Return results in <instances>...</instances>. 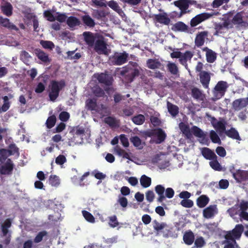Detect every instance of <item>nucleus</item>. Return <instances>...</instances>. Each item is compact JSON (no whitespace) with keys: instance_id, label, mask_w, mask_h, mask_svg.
I'll return each mask as SVG.
<instances>
[{"instance_id":"13","label":"nucleus","mask_w":248,"mask_h":248,"mask_svg":"<svg viewBox=\"0 0 248 248\" xmlns=\"http://www.w3.org/2000/svg\"><path fill=\"white\" fill-rule=\"evenodd\" d=\"M191 3V0H179L174 2V5L181 10V14L186 13V10Z\"/></svg>"},{"instance_id":"39","label":"nucleus","mask_w":248,"mask_h":248,"mask_svg":"<svg viewBox=\"0 0 248 248\" xmlns=\"http://www.w3.org/2000/svg\"><path fill=\"white\" fill-rule=\"evenodd\" d=\"M105 122L111 127L119 126V122L116 119L112 117L108 116L105 119Z\"/></svg>"},{"instance_id":"25","label":"nucleus","mask_w":248,"mask_h":248,"mask_svg":"<svg viewBox=\"0 0 248 248\" xmlns=\"http://www.w3.org/2000/svg\"><path fill=\"white\" fill-rule=\"evenodd\" d=\"M52 111L49 112L50 116L47 118L45 124L47 128L51 129L54 126L57 121V118L55 115L52 114Z\"/></svg>"},{"instance_id":"64","label":"nucleus","mask_w":248,"mask_h":248,"mask_svg":"<svg viewBox=\"0 0 248 248\" xmlns=\"http://www.w3.org/2000/svg\"><path fill=\"white\" fill-rule=\"evenodd\" d=\"M66 124L64 123L61 122L54 128L53 133H60L64 130Z\"/></svg>"},{"instance_id":"44","label":"nucleus","mask_w":248,"mask_h":248,"mask_svg":"<svg viewBox=\"0 0 248 248\" xmlns=\"http://www.w3.org/2000/svg\"><path fill=\"white\" fill-rule=\"evenodd\" d=\"M232 23L234 25H240L243 23L241 13H237L234 15L232 19Z\"/></svg>"},{"instance_id":"53","label":"nucleus","mask_w":248,"mask_h":248,"mask_svg":"<svg viewBox=\"0 0 248 248\" xmlns=\"http://www.w3.org/2000/svg\"><path fill=\"white\" fill-rule=\"evenodd\" d=\"M167 226V225L165 223H160L156 220H154L153 222V227L157 232L163 230Z\"/></svg>"},{"instance_id":"2","label":"nucleus","mask_w":248,"mask_h":248,"mask_svg":"<svg viewBox=\"0 0 248 248\" xmlns=\"http://www.w3.org/2000/svg\"><path fill=\"white\" fill-rule=\"evenodd\" d=\"M243 232V225L241 224H237L235 225L234 228L232 231L226 232V233L224 236L225 239L227 240H230L233 242V243H236V240L240 239Z\"/></svg>"},{"instance_id":"23","label":"nucleus","mask_w":248,"mask_h":248,"mask_svg":"<svg viewBox=\"0 0 248 248\" xmlns=\"http://www.w3.org/2000/svg\"><path fill=\"white\" fill-rule=\"evenodd\" d=\"M195 236L193 232L191 231L186 232L183 236L185 243L187 245H191L194 241Z\"/></svg>"},{"instance_id":"30","label":"nucleus","mask_w":248,"mask_h":248,"mask_svg":"<svg viewBox=\"0 0 248 248\" xmlns=\"http://www.w3.org/2000/svg\"><path fill=\"white\" fill-rule=\"evenodd\" d=\"M130 142L133 145L138 149H141L143 147V144L142 143L140 139L137 136L132 137L130 138Z\"/></svg>"},{"instance_id":"8","label":"nucleus","mask_w":248,"mask_h":248,"mask_svg":"<svg viewBox=\"0 0 248 248\" xmlns=\"http://www.w3.org/2000/svg\"><path fill=\"white\" fill-rule=\"evenodd\" d=\"M209 35V31H207L198 32L196 35L194 43L195 46L200 48L203 46L205 39H207Z\"/></svg>"},{"instance_id":"15","label":"nucleus","mask_w":248,"mask_h":248,"mask_svg":"<svg viewBox=\"0 0 248 248\" xmlns=\"http://www.w3.org/2000/svg\"><path fill=\"white\" fill-rule=\"evenodd\" d=\"M199 76L200 81L203 87L205 89L208 88L211 78L209 73L206 71H203L200 73Z\"/></svg>"},{"instance_id":"57","label":"nucleus","mask_w":248,"mask_h":248,"mask_svg":"<svg viewBox=\"0 0 248 248\" xmlns=\"http://www.w3.org/2000/svg\"><path fill=\"white\" fill-rule=\"evenodd\" d=\"M205 244V240L202 236L197 237L194 242L195 247L197 248H202L203 247Z\"/></svg>"},{"instance_id":"59","label":"nucleus","mask_w":248,"mask_h":248,"mask_svg":"<svg viewBox=\"0 0 248 248\" xmlns=\"http://www.w3.org/2000/svg\"><path fill=\"white\" fill-rule=\"evenodd\" d=\"M69 113L64 111L61 112L59 116V119L63 122H67L69 120Z\"/></svg>"},{"instance_id":"51","label":"nucleus","mask_w":248,"mask_h":248,"mask_svg":"<svg viewBox=\"0 0 248 248\" xmlns=\"http://www.w3.org/2000/svg\"><path fill=\"white\" fill-rule=\"evenodd\" d=\"M47 235V232L46 231H43L39 232L34 239V242L35 243H38L41 242L43 239V237L46 236Z\"/></svg>"},{"instance_id":"50","label":"nucleus","mask_w":248,"mask_h":248,"mask_svg":"<svg viewBox=\"0 0 248 248\" xmlns=\"http://www.w3.org/2000/svg\"><path fill=\"white\" fill-rule=\"evenodd\" d=\"M40 43L43 47L45 49L52 50L55 47L54 43L51 41L41 40Z\"/></svg>"},{"instance_id":"46","label":"nucleus","mask_w":248,"mask_h":248,"mask_svg":"<svg viewBox=\"0 0 248 248\" xmlns=\"http://www.w3.org/2000/svg\"><path fill=\"white\" fill-rule=\"evenodd\" d=\"M82 215L85 219L88 222L93 223L95 222V218L93 215L89 212L83 210L82 211Z\"/></svg>"},{"instance_id":"7","label":"nucleus","mask_w":248,"mask_h":248,"mask_svg":"<svg viewBox=\"0 0 248 248\" xmlns=\"http://www.w3.org/2000/svg\"><path fill=\"white\" fill-rule=\"evenodd\" d=\"M128 54L124 51L122 53L115 52L110 58V61L113 65H121L127 61Z\"/></svg>"},{"instance_id":"42","label":"nucleus","mask_w":248,"mask_h":248,"mask_svg":"<svg viewBox=\"0 0 248 248\" xmlns=\"http://www.w3.org/2000/svg\"><path fill=\"white\" fill-rule=\"evenodd\" d=\"M214 127L220 134L224 132L225 133L226 131L225 124L221 121L217 122L216 124L214 125Z\"/></svg>"},{"instance_id":"43","label":"nucleus","mask_w":248,"mask_h":248,"mask_svg":"<svg viewBox=\"0 0 248 248\" xmlns=\"http://www.w3.org/2000/svg\"><path fill=\"white\" fill-rule=\"evenodd\" d=\"M132 122L136 124L141 125L145 121V117L142 114H138L134 116L132 119Z\"/></svg>"},{"instance_id":"1","label":"nucleus","mask_w":248,"mask_h":248,"mask_svg":"<svg viewBox=\"0 0 248 248\" xmlns=\"http://www.w3.org/2000/svg\"><path fill=\"white\" fill-rule=\"evenodd\" d=\"M65 86V82L64 80H61L59 81L52 80L50 83V91L49 93V97L50 100L54 101L59 96V93Z\"/></svg>"},{"instance_id":"16","label":"nucleus","mask_w":248,"mask_h":248,"mask_svg":"<svg viewBox=\"0 0 248 248\" xmlns=\"http://www.w3.org/2000/svg\"><path fill=\"white\" fill-rule=\"evenodd\" d=\"M171 30L174 31L189 32L188 26L182 21H178L175 23L172 26Z\"/></svg>"},{"instance_id":"5","label":"nucleus","mask_w":248,"mask_h":248,"mask_svg":"<svg viewBox=\"0 0 248 248\" xmlns=\"http://www.w3.org/2000/svg\"><path fill=\"white\" fill-rule=\"evenodd\" d=\"M228 87V84L226 81H218L213 91L215 99H219L222 97L224 95Z\"/></svg>"},{"instance_id":"48","label":"nucleus","mask_w":248,"mask_h":248,"mask_svg":"<svg viewBox=\"0 0 248 248\" xmlns=\"http://www.w3.org/2000/svg\"><path fill=\"white\" fill-rule=\"evenodd\" d=\"M210 138L213 143L221 144L220 139L215 131L211 130L210 131Z\"/></svg>"},{"instance_id":"36","label":"nucleus","mask_w":248,"mask_h":248,"mask_svg":"<svg viewBox=\"0 0 248 248\" xmlns=\"http://www.w3.org/2000/svg\"><path fill=\"white\" fill-rule=\"evenodd\" d=\"M97 100L94 98L89 99L86 101V106L88 109L90 110H95L96 109Z\"/></svg>"},{"instance_id":"24","label":"nucleus","mask_w":248,"mask_h":248,"mask_svg":"<svg viewBox=\"0 0 248 248\" xmlns=\"http://www.w3.org/2000/svg\"><path fill=\"white\" fill-rule=\"evenodd\" d=\"M81 20L84 25L89 28H93L95 25L94 20L89 15L82 16Z\"/></svg>"},{"instance_id":"35","label":"nucleus","mask_w":248,"mask_h":248,"mask_svg":"<svg viewBox=\"0 0 248 248\" xmlns=\"http://www.w3.org/2000/svg\"><path fill=\"white\" fill-rule=\"evenodd\" d=\"M151 178L145 175H142L140 178V183L144 188H147L151 185Z\"/></svg>"},{"instance_id":"12","label":"nucleus","mask_w":248,"mask_h":248,"mask_svg":"<svg viewBox=\"0 0 248 248\" xmlns=\"http://www.w3.org/2000/svg\"><path fill=\"white\" fill-rule=\"evenodd\" d=\"M99 34L93 33L90 31H85L83 33L84 39L86 44L90 46H93Z\"/></svg>"},{"instance_id":"32","label":"nucleus","mask_w":248,"mask_h":248,"mask_svg":"<svg viewBox=\"0 0 248 248\" xmlns=\"http://www.w3.org/2000/svg\"><path fill=\"white\" fill-rule=\"evenodd\" d=\"M12 221L11 219H6L4 223L1 225V231L3 236H6L8 233V229L11 227Z\"/></svg>"},{"instance_id":"17","label":"nucleus","mask_w":248,"mask_h":248,"mask_svg":"<svg viewBox=\"0 0 248 248\" xmlns=\"http://www.w3.org/2000/svg\"><path fill=\"white\" fill-rule=\"evenodd\" d=\"M0 24L3 27L11 30L18 31V28L14 24L10 22V20L7 18H3L0 16Z\"/></svg>"},{"instance_id":"3","label":"nucleus","mask_w":248,"mask_h":248,"mask_svg":"<svg viewBox=\"0 0 248 248\" xmlns=\"http://www.w3.org/2000/svg\"><path fill=\"white\" fill-rule=\"evenodd\" d=\"M218 14H219L218 12H212L210 13H202L197 15L191 19L190 21V26L191 27H195L203 21L209 19L214 16H217Z\"/></svg>"},{"instance_id":"58","label":"nucleus","mask_w":248,"mask_h":248,"mask_svg":"<svg viewBox=\"0 0 248 248\" xmlns=\"http://www.w3.org/2000/svg\"><path fill=\"white\" fill-rule=\"evenodd\" d=\"M181 205L186 208H191L193 205V202L191 200L185 199L182 200L180 202Z\"/></svg>"},{"instance_id":"21","label":"nucleus","mask_w":248,"mask_h":248,"mask_svg":"<svg viewBox=\"0 0 248 248\" xmlns=\"http://www.w3.org/2000/svg\"><path fill=\"white\" fill-rule=\"evenodd\" d=\"M202 154L206 159L211 160L217 158V156L215 153L208 148H203L202 150Z\"/></svg>"},{"instance_id":"52","label":"nucleus","mask_w":248,"mask_h":248,"mask_svg":"<svg viewBox=\"0 0 248 248\" xmlns=\"http://www.w3.org/2000/svg\"><path fill=\"white\" fill-rule=\"evenodd\" d=\"M49 183L52 186H58L60 184L59 177L55 175H51L49 178Z\"/></svg>"},{"instance_id":"62","label":"nucleus","mask_w":248,"mask_h":248,"mask_svg":"<svg viewBox=\"0 0 248 248\" xmlns=\"http://www.w3.org/2000/svg\"><path fill=\"white\" fill-rule=\"evenodd\" d=\"M66 158L63 155H60L55 159V162L57 165H62L66 162Z\"/></svg>"},{"instance_id":"18","label":"nucleus","mask_w":248,"mask_h":248,"mask_svg":"<svg viewBox=\"0 0 248 248\" xmlns=\"http://www.w3.org/2000/svg\"><path fill=\"white\" fill-rule=\"evenodd\" d=\"M155 19L156 22L166 25H168L170 22V19L166 13L155 15Z\"/></svg>"},{"instance_id":"41","label":"nucleus","mask_w":248,"mask_h":248,"mask_svg":"<svg viewBox=\"0 0 248 248\" xmlns=\"http://www.w3.org/2000/svg\"><path fill=\"white\" fill-rule=\"evenodd\" d=\"M191 94L192 97L197 100H203V96L202 92L196 87H194L191 90Z\"/></svg>"},{"instance_id":"10","label":"nucleus","mask_w":248,"mask_h":248,"mask_svg":"<svg viewBox=\"0 0 248 248\" xmlns=\"http://www.w3.org/2000/svg\"><path fill=\"white\" fill-rule=\"evenodd\" d=\"M14 167V165L12 160L8 158L5 163L0 167V173L2 175L11 174Z\"/></svg>"},{"instance_id":"9","label":"nucleus","mask_w":248,"mask_h":248,"mask_svg":"<svg viewBox=\"0 0 248 248\" xmlns=\"http://www.w3.org/2000/svg\"><path fill=\"white\" fill-rule=\"evenodd\" d=\"M147 135L149 137L155 136L157 138L156 143H161L163 142L166 138V134L162 129L159 128L154 130L153 131L148 132Z\"/></svg>"},{"instance_id":"33","label":"nucleus","mask_w":248,"mask_h":248,"mask_svg":"<svg viewBox=\"0 0 248 248\" xmlns=\"http://www.w3.org/2000/svg\"><path fill=\"white\" fill-rule=\"evenodd\" d=\"M147 65L149 68L155 69L156 68H159L161 65V63L157 60L150 59L147 60Z\"/></svg>"},{"instance_id":"34","label":"nucleus","mask_w":248,"mask_h":248,"mask_svg":"<svg viewBox=\"0 0 248 248\" xmlns=\"http://www.w3.org/2000/svg\"><path fill=\"white\" fill-rule=\"evenodd\" d=\"M167 107L169 112L173 117L176 116L179 113L178 107L171 103L168 102Z\"/></svg>"},{"instance_id":"40","label":"nucleus","mask_w":248,"mask_h":248,"mask_svg":"<svg viewBox=\"0 0 248 248\" xmlns=\"http://www.w3.org/2000/svg\"><path fill=\"white\" fill-rule=\"evenodd\" d=\"M92 16L95 18L100 20L106 16L107 14L104 10H94Z\"/></svg>"},{"instance_id":"28","label":"nucleus","mask_w":248,"mask_h":248,"mask_svg":"<svg viewBox=\"0 0 248 248\" xmlns=\"http://www.w3.org/2000/svg\"><path fill=\"white\" fill-rule=\"evenodd\" d=\"M179 126L181 131L184 135H185L187 138L189 139L191 137L192 134L190 131L189 126L187 124L181 122L179 124Z\"/></svg>"},{"instance_id":"45","label":"nucleus","mask_w":248,"mask_h":248,"mask_svg":"<svg viewBox=\"0 0 248 248\" xmlns=\"http://www.w3.org/2000/svg\"><path fill=\"white\" fill-rule=\"evenodd\" d=\"M206 58L207 62L213 63L217 59V54L214 51L211 50L210 52L206 53Z\"/></svg>"},{"instance_id":"31","label":"nucleus","mask_w":248,"mask_h":248,"mask_svg":"<svg viewBox=\"0 0 248 248\" xmlns=\"http://www.w3.org/2000/svg\"><path fill=\"white\" fill-rule=\"evenodd\" d=\"M67 25L70 28H74L80 24V20L75 16H69L66 21Z\"/></svg>"},{"instance_id":"6","label":"nucleus","mask_w":248,"mask_h":248,"mask_svg":"<svg viewBox=\"0 0 248 248\" xmlns=\"http://www.w3.org/2000/svg\"><path fill=\"white\" fill-rule=\"evenodd\" d=\"M94 50L98 54H107V44L105 41V38L101 35H99L94 44Z\"/></svg>"},{"instance_id":"19","label":"nucleus","mask_w":248,"mask_h":248,"mask_svg":"<svg viewBox=\"0 0 248 248\" xmlns=\"http://www.w3.org/2000/svg\"><path fill=\"white\" fill-rule=\"evenodd\" d=\"M217 209L216 205H210L205 208L203 211V216L206 218H210L213 217Z\"/></svg>"},{"instance_id":"47","label":"nucleus","mask_w":248,"mask_h":248,"mask_svg":"<svg viewBox=\"0 0 248 248\" xmlns=\"http://www.w3.org/2000/svg\"><path fill=\"white\" fill-rule=\"evenodd\" d=\"M7 150L11 155H14L16 154H17V156L19 155V149L15 143L10 144Z\"/></svg>"},{"instance_id":"56","label":"nucleus","mask_w":248,"mask_h":248,"mask_svg":"<svg viewBox=\"0 0 248 248\" xmlns=\"http://www.w3.org/2000/svg\"><path fill=\"white\" fill-rule=\"evenodd\" d=\"M10 155L7 149H1L0 150V161L3 162Z\"/></svg>"},{"instance_id":"27","label":"nucleus","mask_w":248,"mask_h":248,"mask_svg":"<svg viewBox=\"0 0 248 248\" xmlns=\"http://www.w3.org/2000/svg\"><path fill=\"white\" fill-rule=\"evenodd\" d=\"M226 135L229 138L237 140H241L238 132L233 127L225 131Z\"/></svg>"},{"instance_id":"29","label":"nucleus","mask_w":248,"mask_h":248,"mask_svg":"<svg viewBox=\"0 0 248 248\" xmlns=\"http://www.w3.org/2000/svg\"><path fill=\"white\" fill-rule=\"evenodd\" d=\"M1 10L4 15L10 16L13 14L12 5L10 3L7 2L5 5L1 6Z\"/></svg>"},{"instance_id":"61","label":"nucleus","mask_w":248,"mask_h":248,"mask_svg":"<svg viewBox=\"0 0 248 248\" xmlns=\"http://www.w3.org/2000/svg\"><path fill=\"white\" fill-rule=\"evenodd\" d=\"M44 17L49 21L53 22L55 20V17L54 16L50 11H45L44 13Z\"/></svg>"},{"instance_id":"49","label":"nucleus","mask_w":248,"mask_h":248,"mask_svg":"<svg viewBox=\"0 0 248 248\" xmlns=\"http://www.w3.org/2000/svg\"><path fill=\"white\" fill-rule=\"evenodd\" d=\"M167 68L169 71L172 75H176L178 73V69L174 63H169L167 64Z\"/></svg>"},{"instance_id":"22","label":"nucleus","mask_w":248,"mask_h":248,"mask_svg":"<svg viewBox=\"0 0 248 248\" xmlns=\"http://www.w3.org/2000/svg\"><path fill=\"white\" fill-rule=\"evenodd\" d=\"M191 132L193 134L200 138L202 139V140L203 141V143H204L205 141H207V139H206V135L203 133V132L196 126H193L191 128Z\"/></svg>"},{"instance_id":"60","label":"nucleus","mask_w":248,"mask_h":248,"mask_svg":"<svg viewBox=\"0 0 248 248\" xmlns=\"http://www.w3.org/2000/svg\"><path fill=\"white\" fill-rule=\"evenodd\" d=\"M212 160V161L210 162L211 167L216 170H220L221 166L217 159Z\"/></svg>"},{"instance_id":"11","label":"nucleus","mask_w":248,"mask_h":248,"mask_svg":"<svg viewBox=\"0 0 248 248\" xmlns=\"http://www.w3.org/2000/svg\"><path fill=\"white\" fill-rule=\"evenodd\" d=\"M97 79L99 83L108 86L111 85L113 81V77L111 75L103 73L99 74Z\"/></svg>"},{"instance_id":"54","label":"nucleus","mask_w":248,"mask_h":248,"mask_svg":"<svg viewBox=\"0 0 248 248\" xmlns=\"http://www.w3.org/2000/svg\"><path fill=\"white\" fill-rule=\"evenodd\" d=\"M93 93L95 96L98 97H104L105 94L104 90L99 86L95 87Z\"/></svg>"},{"instance_id":"14","label":"nucleus","mask_w":248,"mask_h":248,"mask_svg":"<svg viewBox=\"0 0 248 248\" xmlns=\"http://www.w3.org/2000/svg\"><path fill=\"white\" fill-rule=\"evenodd\" d=\"M155 190L156 193L158 195L157 201L158 202L162 203V206H165V204L163 203V201L165 199V196L164 195L165 187L161 185H158L155 186Z\"/></svg>"},{"instance_id":"55","label":"nucleus","mask_w":248,"mask_h":248,"mask_svg":"<svg viewBox=\"0 0 248 248\" xmlns=\"http://www.w3.org/2000/svg\"><path fill=\"white\" fill-rule=\"evenodd\" d=\"M109 218V225L112 228H115L119 225V223L117 220V217L115 215L110 216Z\"/></svg>"},{"instance_id":"63","label":"nucleus","mask_w":248,"mask_h":248,"mask_svg":"<svg viewBox=\"0 0 248 248\" xmlns=\"http://www.w3.org/2000/svg\"><path fill=\"white\" fill-rule=\"evenodd\" d=\"M222 244L224 245V248H235L234 246L236 244V242L233 243V242L230 240L225 239V240L222 242Z\"/></svg>"},{"instance_id":"4","label":"nucleus","mask_w":248,"mask_h":248,"mask_svg":"<svg viewBox=\"0 0 248 248\" xmlns=\"http://www.w3.org/2000/svg\"><path fill=\"white\" fill-rule=\"evenodd\" d=\"M140 71L137 68L126 66L121 71V75L124 76V78L128 83L132 82L135 77L139 76Z\"/></svg>"},{"instance_id":"38","label":"nucleus","mask_w":248,"mask_h":248,"mask_svg":"<svg viewBox=\"0 0 248 248\" xmlns=\"http://www.w3.org/2000/svg\"><path fill=\"white\" fill-rule=\"evenodd\" d=\"M107 5L118 14H120L123 12L118 3L114 0L108 1L107 2Z\"/></svg>"},{"instance_id":"37","label":"nucleus","mask_w":248,"mask_h":248,"mask_svg":"<svg viewBox=\"0 0 248 248\" xmlns=\"http://www.w3.org/2000/svg\"><path fill=\"white\" fill-rule=\"evenodd\" d=\"M20 60L26 65H30V59L31 57L29 53L25 50L22 51L20 54Z\"/></svg>"},{"instance_id":"20","label":"nucleus","mask_w":248,"mask_h":248,"mask_svg":"<svg viewBox=\"0 0 248 248\" xmlns=\"http://www.w3.org/2000/svg\"><path fill=\"white\" fill-rule=\"evenodd\" d=\"M34 53L37 58L44 62H50V59L48 55L39 48H36L34 50Z\"/></svg>"},{"instance_id":"26","label":"nucleus","mask_w":248,"mask_h":248,"mask_svg":"<svg viewBox=\"0 0 248 248\" xmlns=\"http://www.w3.org/2000/svg\"><path fill=\"white\" fill-rule=\"evenodd\" d=\"M209 198L205 195H202L196 200L197 205L200 208L204 207L209 202Z\"/></svg>"}]
</instances>
